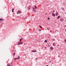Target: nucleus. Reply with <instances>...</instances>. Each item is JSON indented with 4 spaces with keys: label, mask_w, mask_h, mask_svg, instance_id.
Returning <instances> with one entry per match:
<instances>
[{
    "label": "nucleus",
    "mask_w": 66,
    "mask_h": 66,
    "mask_svg": "<svg viewBox=\"0 0 66 66\" xmlns=\"http://www.w3.org/2000/svg\"><path fill=\"white\" fill-rule=\"evenodd\" d=\"M20 58V57L19 56H18V58H15L14 59V60H18V59H19Z\"/></svg>",
    "instance_id": "obj_1"
},
{
    "label": "nucleus",
    "mask_w": 66,
    "mask_h": 66,
    "mask_svg": "<svg viewBox=\"0 0 66 66\" xmlns=\"http://www.w3.org/2000/svg\"><path fill=\"white\" fill-rule=\"evenodd\" d=\"M17 13H18V14H20V13H21V11L19 10L17 11Z\"/></svg>",
    "instance_id": "obj_2"
},
{
    "label": "nucleus",
    "mask_w": 66,
    "mask_h": 66,
    "mask_svg": "<svg viewBox=\"0 0 66 66\" xmlns=\"http://www.w3.org/2000/svg\"><path fill=\"white\" fill-rule=\"evenodd\" d=\"M50 49L51 50H53V47H50Z\"/></svg>",
    "instance_id": "obj_3"
},
{
    "label": "nucleus",
    "mask_w": 66,
    "mask_h": 66,
    "mask_svg": "<svg viewBox=\"0 0 66 66\" xmlns=\"http://www.w3.org/2000/svg\"><path fill=\"white\" fill-rule=\"evenodd\" d=\"M52 15L54 16H54H55V14H54V13H52Z\"/></svg>",
    "instance_id": "obj_4"
},
{
    "label": "nucleus",
    "mask_w": 66,
    "mask_h": 66,
    "mask_svg": "<svg viewBox=\"0 0 66 66\" xmlns=\"http://www.w3.org/2000/svg\"><path fill=\"white\" fill-rule=\"evenodd\" d=\"M56 16H57L58 15V12H57L56 13Z\"/></svg>",
    "instance_id": "obj_5"
},
{
    "label": "nucleus",
    "mask_w": 66,
    "mask_h": 66,
    "mask_svg": "<svg viewBox=\"0 0 66 66\" xmlns=\"http://www.w3.org/2000/svg\"><path fill=\"white\" fill-rule=\"evenodd\" d=\"M32 52H37V51H32Z\"/></svg>",
    "instance_id": "obj_6"
},
{
    "label": "nucleus",
    "mask_w": 66,
    "mask_h": 66,
    "mask_svg": "<svg viewBox=\"0 0 66 66\" xmlns=\"http://www.w3.org/2000/svg\"><path fill=\"white\" fill-rule=\"evenodd\" d=\"M60 16H58V17L57 18V19H59V18H60Z\"/></svg>",
    "instance_id": "obj_7"
},
{
    "label": "nucleus",
    "mask_w": 66,
    "mask_h": 66,
    "mask_svg": "<svg viewBox=\"0 0 66 66\" xmlns=\"http://www.w3.org/2000/svg\"><path fill=\"white\" fill-rule=\"evenodd\" d=\"M18 45H21L20 42H18Z\"/></svg>",
    "instance_id": "obj_8"
},
{
    "label": "nucleus",
    "mask_w": 66,
    "mask_h": 66,
    "mask_svg": "<svg viewBox=\"0 0 66 66\" xmlns=\"http://www.w3.org/2000/svg\"><path fill=\"white\" fill-rule=\"evenodd\" d=\"M35 9H37V7L35 5Z\"/></svg>",
    "instance_id": "obj_9"
},
{
    "label": "nucleus",
    "mask_w": 66,
    "mask_h": 66,
    "mask_svg": "<svg viewBox=\"0 0 66 66\" xmlns=\"http://www.w3.org/2000/svg\"><path fill=\"white\" fill-rule=\"evenodd\" d=\"M60 20L61 21H63V19H60Z\"/></svg>",
    "instance_id": "obj_10"
},
{
    "label": "nucleus",
    "mask_w": 66,
    "mask_h": 66,
    "mask_svg": "<svg viewBox=\"0 0 66 66\" xmlns=\"http://www.w3.org/2000/svg\"><path fill=\"white\" fill-rule=\"evenodd\" d=\"M1 20L2 21L3 20V19H0V21H1Z\"/></svg>",
    "instance_id": "obj_11"
},
{
    "label": "nucleus",
    "mask_w": 66,
    "mask_h": 66,
    "mask_svg": "<svg viewBox=\"0 0 66 66\" xmlns=\"http://www.w3.org/2000/svg\"><path fill=\"white\" fill-rule=\"evenodd\" d=\"M8 66H11V64H7Z\"/></svg>",
    "instance_id": "obj_12"
},
{
    "label": "nucleus",
    "mask_w": 66,
    "mask_h": 66,
    "mask_svg": "<svg viewBox=\"0 0 66 66\" xmlns=\"http://www.w3.org/2000/svg\"><path fill=\"white\" fill-rule=\"evenodd\" d=\"M41 30H40V29H39V30L38 31H39V32H40L41 31Z\"/></svg>",
    "instance_id": "obj_13"
},
{
    "label": "nucleus",
    "mask_w": 66,
    "mask_h": 66,
    "mask_svg": "<svg viewBox=\"0 0 66 66\" xmlns=\"http://www.w3.org/2000/svg\"><path fill=\"white\" fill-rule=\"evenodd\" d=\"M39 27L40 28H42V27L40 25H39Z\"/></svg>",
    "instance_id": "obj_14"
},
{
    "label": "nucleus",
    "mask_w": 66,
    "mask_h": 66,
    "mask_svg": "<svg viewBox=\"0 0 66 66\" xmlns=\"http://www.w3.org/2000/svg\"><path fill=\"white\" fill-rule=\"evenodd\" d=\"M20 44L21 45V44H22V42H20Z\"/></svg>",
    "instance_id": "obj_15"
},
{
    "label": "nucleus",
    "mask_w": 66,
    "mask_h": 66,
    "mask_svg": "<svg viewBox=\"0 0 66 66\" xmlns=\"http://www.w3.org/2000/svg\"><path fill=\"white\" fill-rule=\"evenodd\" d=\"M15 53H13V54L14 56L15 55Z\"/></svg>",
    "instance_id": "obj_16"
},
{
    "label": "nucleus",
    "mask_w": 66,
    "mask_h": 66,
    "mask_svg": "<svg viewBox=\"0 0 66 66\" xmlns=\"http://www.w3.org/2000/svg\"><path fill=\"white\" fill-rule=\"evenodd\" d=\"M28 10H30V8L29 7V8H28Z\"/></svg>",
    "instance_id": "obj_17"
},
{
    "label": "nucleus",
    "mask_w": 66,
    "mask_h": 66,
    "mask_svg": "<svg viewBox=\"0 0 66 66\" xmlns=\"http://www.w3.org/2000/svg\"><path fill=\"white\" fill-rule=\"evenodd\" d=\"M47 19H48V20H49V19H50V18H48Z\"/></svg>",
    "instance_id": "obj_18"
},
{
    "label": "nucleus",
    "mask_w": 66,
    "mask_h": 66,
    "mask_svg": "<svg viewBox=\"0 0 66 66\" xmlns=\"http://www.w3.org/2000/svg\"><path fill=\"white\" fill-rule=\"evenodd\" d=\"M53 45L54 46V43H53Z\"/></svg>",
    "instance_id": "obj_19"
},
{
    "label": "nucleus",
    "mask_w": 66,
    "mask_h": 66,
    "mask_svg": "<svg viewBox=\"0 0 66 66\" xmlns=\"http://www.w3.org/2000/svg\"><path fill=\"white\" fill-rule=\"evenodd\" d=\"M45 42H47V40H45Z\"/></svg>",
    "instance_id": "obj_20"
},
{
    "label": "nucleus",
    "mask_w": 66,
    "mask_h": 66,
    "mask_svg": "<svg viewBox=\"0 0 66 66\" xmlns=\"http://www.w3.org/2000/svg\"><path fill=\"white\" fill-rule=\"evenodd\" d=\"M33 9H34L33 10L34 11L35 10V9H34V8Z\"/></svg>",
    "instance_id": "obj_21"
},
{
    "label": "nucleus",
    "mask_w": 66,
    "mask_h": 66,
    "mask_svg": "<svg viewBox=\"0 0 66 66\" xmlns=\"http://www.w3.org/2000/svg\"><path fill=\"white\" fill-rule=\"evenodd\" d=\"M64 42H66V39H65L64 40Z\"/></svg>",
    "instance_id": "obj_22"
},
{
    "label": "nucleus",
    "mask_w": 66,
    "mask_h": 66,
    "mask_svg": "<svg viewBox=\"0 0 66 66\" xmlns=\"http://www.w3.org/2000/svg\"><path fill=\"white\" fill-rule=\"evenodd\" d=\"M22 39V38H21L20 40H21Z\"/></svg>",
    "instance_id": "obj_23"
},
{
    "label": "nucleus",
    "mask_w": 66,
    "mask_h": 66,
    "mask_svg": "<svg viewBox=\"0 0 66 66\" xmlns=\"http://www.w3.org/2000/svg\"><path fill=\"white\" fill-rule=\"evenodd\" d=\"M44 48L46 49V47H44Z\"/></svg>",
    "instance_id": "obj_24"
},
{
    "label": "nucleus",
    "mask_w": 66,
    "mask_h": 66,
    "mask_svg": "<svg viewBox=\"0 0 66 66\" xmlns=\"http://www.w3.org/2000/svg\"><path fill=\"white\" fill-rule=\"evenodd\" d=\"M12 12H14V11H13V10H12Z\"/></svg>",
    "instance_id": "obj_25"
},
{
    "label": "nucleus",
    "mask_w": 66,
    "mask_h": 66,
    "mask_svg": "<svg viewBox=\"0 0 66 66\" xmlns=\"http://www.w3.org/2000/svg\"><path fill=\"white\" fill-rule=\"evenodd\" d=\"M13 10H14V9H12V10L13 11Z\"/></svg>",
    "instance_id": "obj_26"
},
{
    "label": "nucleus",
    "mask_w": 66,
    "mask_h": 66,
    "mask_svg": "<svg viewBox=\"0 0 66 66\" xmlns=\"http://www.w3.org/2000/svg\"><path fill=\"white\" fill-rule=\"evenodd\" d=\"M20 42H21V40H20Z\"/></svg>",
    "instance_id": "obj_27"
},
{
    "label": "nucleus",
    "mask_w": 66,
    "mask_h": 66,
    "mask_svg": "<svg viewBox=\"0 0 66 66\" xmlns=\"http://www.w3.org/2000/svg\"><path fill=\"white\" fill-rule=\"evenodd\" d=\"M55 12L54 11H53V12Z\"/></svg>",
    "instance_id": "obj_28"
},
{
    "label": "nucleus",
    "mask_w": 66,
    "mask_h": 66,
    "mask_svg": "<svg viewBox=\"0 0 66 66\" xmlns=\"http://www.w3.org/2000/svg\"><path fill=\"white\" fill-rule=\"evenodd\" d=\"M36 60H37V58H36Z\"/></svg>",
    "instance_id": "obj_29"
},
{
    "label": "nucleus",
    "mask_w": 66,
    "mask_h": 66,
    "mask_svg": "<svg viewBox=\"0 0 66 66\" xmlns=\"http://www.w3.org/2000/svg\"><path fill=\"white\" fill-rule=\"evenodd\" d=\"M46 66H48V65H46Z\"/></svg>",
    "instance_id": "obj_30"
},
{
    "label": "nucleus",
    "mask_w": 66,
    "mask_h": 66,
    "mask_svg": "<svg viewBox=\"0 0 66 66\" xmlns=\"http://www.w3.org/2000/svg\"><path fill=\"white\" fill-rule=\"evenodd\" d=\"M50 63H51V62H50Z\"/></svg>",
    "instance_id": "obj_31"
}]
</instances>
